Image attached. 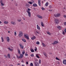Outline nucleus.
Returning a JSON list of instances; mask_svg holds the SVG:
<instances>
[{
  "instance_id": "obj_15",
  "label": "nucleus",
  "mask_w": 66,
  "mask_h": 66,
  "mask_svg": "<svg viewBox=\"0 0 66 66\" xmlns=\"http://www.w3.org/2000/svg\"><path fill=\"white\" fill-rule=\"evenodd\" d=\"M19 45L21 48L22 49H23V46L21 45V44H19Z\"/></svg>"
},
{
  "instance_id": "obj_42",
  "label": "nucleus",
  "mask_w": 66,
  "mask_h": 66,
  "mask_svg": "<svg viewBox=\"0 0 66 66\" xmlns=\"http://www.w3.org/2000/svg\"><path fill=\"white\" fill-rule=\"evenodd\" d=\"M62 34H63V35H65V32H64V31H63Z\"/></svg>"
},
{
  "instance_id": "obj_46",
  "label": "nucleus",
  "mask_w": 66,
  "mask_h": 66,
  "mask_svg": "<svg viewBox=\"0 0 66 66\" xmlns=\"http://www.w3.org/2000/svg\"><path fill=\"white\" fill-rule=\"evenodd\" d=\"M63 17L64 18H66V16L65 15H63Z\"/></svg>"
},
{
  "instance_id": "obj_13",
  "label": "nucleus",
  "mask_w": 66,
  "mask_h": 66,
  "mask_svg": "<svg viewBox=\"0 0 66 66\" xmlns=\"http://www.w3.org/2000/svg\"><path fill=\"white\" fill-rule=\"evenodd\" d=\"M63 63L65 65H66V60H64L63 61Z\"/></svg>"
},
{
  "instance_id": "obj_27",
  "label": "nucleus",
  "mask_w": 66,
  "mask_h": 66,
  "mask_svg": "<svg viewBox=\"0 0 66 66\" xmlns=\"http://www.w3.org/2000/svg\"><path fill=\"white\" fill-rule=\"evenodd\" d=\"M41 26L42 27H44V23L43 22H42L41 23Z\"/></svg>"
},
{
  "instance_id": "obj_57",
  "label": "nucleus",
  "mask_w": 66,
  "mask_h": 66,
  "mask_svg": "<svg viewBox=\"0 0 66 66\" xmlns=\"http://www.w3.org/2000/svg\"><path fill=\"white\" fill-rule=\"evenodd\" d=\"M52 10H49V11H52Z\"/></svg>"
},
{
  "instance_id": "obj_60",
  "label": "nucleus",
  "mask_w": 66,
  "mask_h": 66,
  "mask_svg": "<svg viewBox=\"0 0 66 66\" xmlns=\"http://www.w3.org/2000/svg\"><path fill=\"white\" fill-rule=\"evenodd\" d=\"M16 56H17V58H18V56L17 55H16Z\"/></svg>"
},
{
  "instance_id": "obj_61",
  "label": "nucleus",
  "mask_w": 66,
  "mask_h": 66,
  "mask_svg": "<svg viewBox=\"0 0 66 66\" xmlns=\"http://www.w3.org/2000/svg\"><path fill=\"white\" fill-rule=\"evenodd\" d=\"M23 19H24V20H25V18H23Z\"/></svg>"
},
{
  "instance_id": "obj_5",
  "label": "nucleus",
  "mask_w": 66,
  "mask_h": 66,
  "mask_svg": "<svg viewBox=\"0 0 66 66\" xmlns=\"http://www.w3.org/2000/svg\"><path fill=\"white\" fill-rule=\"evenodd\" d=\"M27 12L28 13V16H29V17H31V14L30 12L28 10H27Z\"/></svg>"
},
{
  "instance_id": "obj_1",
  "label": "nucleus",
  "mask_w": 66,
  "mask_h": 66,
  "mask_svg": "<svg viewBox=\"0 0 66 66\" xmlns=\"http://www.w3.org/2000/svg\"><path fill=\"white\" fill-rule=\"evenodd\" d=\"M19 37H21L23 35V34H22V32L21 31L19 32Z\"/></svg>"
},
{
  "instance_id": "obj_47",
  "label": "nucleus",
  "mask_w": 66,
  "mask_h": 66,
  "mask_svg": "<svg viewBox=\"0 0 66 66\" xmlns=\"http://www.w3.org/2000/svg\"><path fill=\"white\" fill-rule=\"evenodd\" d=\"M14 35H16V32H14Z\"/></svg>"
},
{
  "instance_id": "obj_49",
  "label": "nucleus",
  "mask_w": 66,
  "mask_h": 66,
  "mask_svg": "<svg viewBox=\"0 0 66 66\" xmlns=\"http://www.w3.org/2000/svg\"><path fill=\"white\" fill-rule=\"evenodd\" d=\"M26 64H27V65L28 64V62H26Z\"/></svg>"
},
{
  "instance_id": "obj_45",
  "label": "nucleus",
  "mask_w": 66,
  "mask_h": 66,
  "mask_svg": "<svg viewBox=\"0 0 66 66\" xmlns=\"http://www.w3.org/2000/svg\"><path fill=\"white\" fill-rule=\"evenodd\" d=\"M18 21H19V22H20L21 21V20H18Z\"/></svg>"
},
{
  "instance_id": "obj_37",
  "label": "nucleus",
  "mask_w": 66,
  "mask_h": 66,
  "mask_svg": "<svg viewBox=\"0 0 66 66\" xmlns=\"http://www.w3.org/2000/svg\"><path fill=\"white\" fill-rule=\"evenodd\" d=\"M36 48L35 49V50L36 52V50H37V48H36V47H35Z\"/></svg>"
},
{
  "instance_id": "obj_48",
  "label": "nucleus",
  "mask_w": 66,
  "mask_h": 66,
  "mask_svg": "<svg viewBox=\"0 0 66 66\" xmlns=\"http://www.w3.org/2000/svg\"><path fill=\"white\" fill-rule=\"evenodd\" d=\"M4 56L5 57H6V58L7 57V56H6V55H4Z\"/></svg>"
},
{
  "instance_id": "obj_28",
  "label": "nucleus",
  "mask_w": 66,
  "mask_h": 66,
  "mask_svg": "<svg viewBox=\"0 0 66 66\" xmlns=\"http://www.w3.org/2000/svg\"><path fill=\"white\" fill-rule=\"evenodd\" d=\"M11 24H15V23L13 22H11Z\"/></svg>"
},
{
  "instance_id": "obj_33",
  "label": "nucleus",
  "mask_w": 66,
  "mask_h": 66,
  "mask_svg": "<svg viewBox=\"0 0 66 66\" xmlns=\"http://www.w3.org/2000/svg\"><path fill=\"white\" fill-rule=\"evenodd\" d=\"M24 53H25V52H24V51H23L22 52V55H24Z\"/></svg>"
},
{
  "instance_id": "obj_51",
  "label": "nucleus",
  "mask_w": 66,
  "mask_h": 66,
  "mask_svg": "<svg viewBox=\"0 0 66 66\" xmlns=\"http://www.w3.org/2000/svg\"><path fill=\"white\" fill-rule=\"evenodd\" d=\"M21 62H22V63L24 62V61H23V60H22Z\"/></svg>"
},
{
  "instance_id": "obj_10",
  "label": "nucleus",
  "mask_w": 66,
  "mask_h": 66,
  "mask_svg": "<svg viewBox=\"0 0 66 66\" xmlns=\"http://www.w3.org/2000/svg\"><path fill=\"white\" fill-rule=\"evenodd\" d=\"M6 38L7 42H10V38H9V37H7Z\"/></svg>"
},
{
  "instance_id": "obj_19",
  "label": "nucleus",
  "mask_w": 66,
  "mask_h": 66,
  "mask_svg": "<svg viewBox=\"0 0 66 66\" xmlns=\"http://www.w3.org/2000/svg\"><path fill=\"white\" fill-rule=\"evenodd\" d=\"M8 49L10 50V51H12L13 50V49H10V48H8Z\"/></svg>"
},
{
  "instance_id": "obj_9",
  "label": "nucleus",
  "mask_w": 66,
  "mask_h": 66,
  "mask_svg": "<svg viewBox=\"0 0 66 66\" xmlns=\"http://www.w3.org/2000/svg\"><path fill=\"white\" fill-rule=\"evenodd\" d=\"M0 3L2 5H1L2 6L4 5V4L3 3V1H2V0H1Z\"/></svg>"
},
{
  "instance_id": "obj_8",
  "label": "nucleus",
  "mask_w": 66,
  "mask_h": 66,
  "mask_svg": "<svg viewBox=\"0 0 66 66\" xmlns=\"http://www.w3.org/2000/svg\"><path fill=\"white\" fill-rule=\"evenodd\" d=\"M23 55L22 54H21L20 55V56H19V58L20 59H21V58H22V57H23Z\"/></svg>"
},
{
  "instance_id": "obj_36",
  "label": "nucleus",
  "mask_w": 66,
  "mask_h": 66,
  "mask_svg": "<svg viewBox=\"0 0 66 66\" xmlns=\"http://www.w3.org/2000/svg\"><path fill=\"white\" fill-rule=\"evenodd\" d=\"M36 44L37 45H39V42H37Z\"/></svg>"
},
{
  "instance_id": "obj_26",
  "label": "nucleus",
  "mask_w": 66,
  "mask_h": 66,
  "mask_svg": "<svg viewBox=\"0 0 66 66\" xmlns=\"http://www.w3.org/2000/svg\"><path fill=\"white\" fill-rule=\"evenodd\" d=\"M48 2H47L46 3V6H47L48 5Z\"/></svg>"
},
{
  "instance_id": "obj_40",
  "label": "nucleus",
  "mask_w": 66,
  "mask_h": 66,
  "mask_svg": "<svg viewBox=\"0 0 66 66\" xmlns=\"http://www.w3.org/2000/svg\"><path fill=\"white\" fill-rule=\"evenodd\" d=\"M28 10H27L28 11H31V9H30L29 8H28Z\"/></svg>"
},
{
  "instance_id": "obj_17",
  "label": "nucleus",
  "mask_w": 66,
  "mask_h": 66,
  "mask_svg": "<svg viewBox=\"0 0 66 66\" xmlns=\"http://www.w3.org/2000/svg\"><path fill=\"white\" fill-rule=\"evenodd\" d=\"M37 29L38 30H40V27H39V26H38V24L37 25Z\"/></svg>"
},
{
  "instance_id": "obj_21",
  "label": "nucleus",
  "mask_w": 66,
  "mask_h": 66,
  "mask_svg": "<svg viewBox=\"0 0 66 66\" xmlns=\"http://www.w3.org/2000/svg\"><path fill=\"white\" fill-rule=\"evenodd\" d=\"M28 3L30 4H33V2H28Z\"/></svg>"
},
{
  "instance_id": "obj_32",
  "label": "nucleus",
  "mask_w": 66,
  "mask_h": 66,
  "mask_svg": "<svg viewBox=\"0 0 66 66\" xmlns=\"http://www.w3.org/2000/svg\"><path fill=\"white\" fill-rule=\"evenodd\" d=\"M36 56L37 57V58H39V56H38V55L36 54Z\"/></svg>"
},
{
  "instance_id": "obj_29",
  "label": "nucleus",
  "mask_w": 66,
  "mask_h": 66,
  "mask_svg": "<svg viewBox=\"0 0 66 66\" xmlns=\"http://www.w3.org/2000/svg\"><path fill=\"white\" fill-rule=\"evenodd\" d=\"M4 23H5V24H7L8 23V22L5 21L4 22Z\"/></svg>"
},
{
  "instance_id": "obj_35",
  "label": "nucleus",
  "mask_w": 66,
  "mask_h": 66,
  "mask_svg": "<svg viewBox=\"0 0 66 66\" xmlns=\"http://www.w3.org/2000/svg\"><path fill=\"white\" fill-rule=\"evenodd\" d=\"M30 66H33V63H30Z\"/></svg>"
},
{
  "instance_id": "obj_44",
  "label": "nucleus",
  "mask_w": 66,
  "mask_h": 66,
  "mask_svg": "<svg viewBox=\"0 0 66 66\" xmlns=\"http://www.w3.org/2000/svg\"><path fill=\"white\" fill-rule=\"evenodd\" d=\"M64 24L65 26H66V22H64Z\"/></svg>"
},
{
  "instance_id": "obj_3",
  "label": "nucleus",
  "mask_w": 66,
  "mask_h": 66,
  "mask_svg": "<svg viewBox=\"0 0 66 66\" xmlns=\"http://www.w3.org/2000/svg\"><path fill=\"white\" fill-rule=\"evenodd\" d=\"M24 36L25 38H26L27 39H29V35L28 34L24 35Z\"/></svg>"
},
{
  "instance_id": "obj_31",
  "label": "nucleus",
  "mask_w": 66,
  "mask_h": 66,
  "mask_svg": "<svg viewBox=\"0 0 66 66\" xmlns=\"http://www.w3.org/2000/svg\"><path fill=\"white\" fill-rule=\"evenodd\" d=\"M18 52L19 53V54H20V50H18Z\"/></svg>"
},
{
  "instance_id": "obj_50",
  "label": "nucleus",
  "mask_w": 66,
  "mask_h": 66,
  "mask_svg": "<svg viewBox=\"0 0 66 66\" xmlns=\"http://www.w3.org/2000/svg\"><path fill=\"white\" fill-rule=\"evenodd\" d=\"M51 7H52V6H51V5H50L49 6V8H51Z\"/></svg>"
},
{
  "instance_id": "obj_2",
  "label": "nucleus",
  "mask_w": 66,
  "mask_h": 66,
  "mask_svg": "<svg viewBox=\"0 0 66 66\" xmlns=\"http://www.w3.org/2000/svg\"><path fill=\"white\" fill-rule=\"evenodd\" d=\"M59 21V20L57 19H56L54 20V22L56 24H58Z\"/></svg>"
},
{
  "instance_id": "obj_30",
  "label": "nucleus",
  "mask_w": 66,
  "mask_h": 66,
  "mask_svg": "<svg viewBox=\"0 0 66 66\" xmlns=\"http://www.w3.org/2000/svg\"><path fill=\"white\" fill-rule=\"evenodd\" d=\"M57 28L59 29V30H60V29H61V27L60 26L59 27H57Z\"/></svg>"
},
{
  "instance_id": "obj_39",
  "label": "nucleus",
  "mask_w": 66,
  "mask_h": 66,
  "mask_svg": "<svg viewBox=\"0 0 66 66\" xmlns=\"http://www.w3.org/2000/svg\"><path fill=\"white\" fill-rule=\"evenodd\" d=\"M30 56L32 57H34V55L33 54H32L30 55Z\"/></svg>"
},
{
  "instance_id": "obj_53",
  "label": "nucleus",
  "mask_w": 66,
  "mask_h": 66,
  "mask_svg": "<svg viewBox=\"0 0 66 66\" xmlns=\"http://www.w3.org/2000/svg\"><path fill=\"white\" fill-rule=\"evenodd\" d=\"M5 29H6V28H7V27H5Z\"/></svg>"
},
{
  "instance_id": "obj_20",
  "label": "nucleus",
  "mask_w": 66,
  "mask_h": 66,
  "mask_svg": "<svg viewBox=\"0 0 66 66\" xmlns=\"http://www.w3.org/2000/svg\"><path fill=\"white\" fill-rule=\"evenodd\" d=\"M42 45L43 46V47H46V45L44 44L43 43H42Z\"/></svg>"
},
{
  "instance_id": "obj_18",
  "label": "nucleus",
  "mask_w": 66,
  "mask_h": 66,
  "mask_svg": "<svg viewBox=\"0 0 66 66\" xmlns=\"http://www.w3.org/2000/svg\"><path fill=\"white\" fill-rule=\"evenodd\" d=\"M7 57H8L9 59H10V58L11 57V56H10V55L9 54H8L7 55Z\"/></svg>"
},
{
  "instance_id": "obj_7",
  "label": "nucleus",
  "mask_w": 66,
  "mask_h": 66,
  "mask_svg": "<svg viewBox=\"0 0 66 66\" xmlns=\"http://www.w3.org/2000/svg\"><path fill=\"white\" fill-rule=\"evenodd\" d=\"M37 17H38V18H40L41 19H42V18L43 17L42 16H40L39 15H37Z\"/></svg>"
},
{
  "instance_id": "obj_54",
  "label": "nucleus",
  "mask_w": 66,
  "mask_h": 66,
  "mask_svg": "<svg viewBox=\"0 0 66 66\" xmlns=\"http://www.w3.org/2000/svg\"><path fill=\"white\" fill-rule=\"evenodd\" d=\"M36 32H37V33L38 34H39V32H37V31H36Z\"/></svg>"
},
{
  "instance_id": "obj_63",
  "label": "nucleus",
  "mask_w": 66,
  "mask_h": 66,
  "mask_svg": "<svg viewBox=\"0 0 66 66\" xmlns=\"http://www.w3.org/2000/svg\"><path fill=\"white\" fill-rule=\"evenodd\" d=\"M12 0V1H13V0Z\"/></svg>"
},
{
  "instance_id": "obj_59",
  "label": "nucleus",
  "mask_w": 66,
  "mask_h": 66,
  "mask_svg": "<svg viewBox=\"0 0 66 66\" xmlns=\"http://www.w3.org/2000/svg\"><path fill=\"white\" fill-rule=\"evenodd\" d=\"M22 66H24V65L23 64L22 65Z\"/></svg>"
},
{
  "instance_id": "obj_56",
  "label": "nucleus",
  "mask_w": 66,
  "mask_h": 66,
  "mask_svg": "<svg viewBox=\"0 0 66 66\" xmlns=\"http://www.w3.org/2000/svg\"><path fill=\"white\" fill-rule=\"evenodd\" d=\"M57 63H58V64H59L60 62H57Z\"/></svg>"
},
{
  "instance_id": "obj_24",
  "label": "nucleus",
  "mask_w": 66,
  "mask_h": 66,
  "mask_svg": "<svg viewBox=\"0 0 66 66\" xmlns=\"http://www.w3.org/2000/svg\"><path fill=\"white\" fill-rule=\"evenodd\" d=\"M22 41L24 42H25V43L26 42V40L25 39H22Z\"/></svg>"
},
{
  "instance_id": "obj_12",
  "label": "nucleus",
  "mask_w": 66,
  "mask_h": 66,
  "mask_svg": "<svg viewBox=\"0 0 66 66\" xmlns=\"http://www.w3.org/2000/svg\"><path fill=\"white\" fill-rule=\"evenodd\" d=\"M38 3L39 6L41 5V4H40V0H38Z\"/></svg>"
},
{
  "instance_id": "obj_62",
  "label": "nucleus",
  "mask_w": 66,
  "mask_h": 66,
  "mask_svg": "<svg viewBox=\"0 0 66 66\" xmlns=\"http://www.w3.org/2000/svg\"><path fill=\"white\" fill-rule=\"evenodd\" d=\"M8 32L9 33H10V31H8Z\"/></svg>"
},
{
  "instance_id": "obj_55",
  "label": "nucleus",
  "mask_w": 66,
  "mask_h": 66,
  "mask_svg": "<svg viewBox=\"0 0 66 66\" xmlns=\"http://www.w3.org/2000/svg\"><path fill=\"white\" fill-rule=\"evenodd\" d=\"M17 65H20V64L19 63H18L17 64Z\"/></svg>"
},
{
  "instance_id": "obj_25",
  "label": "nucleus",
  "mask_w": 66,
  "mask_h": 66,
  "mask_svg": "<svg viewBox=\"0 0 66 66\" xmlns=\"http://www.w3.org/2000/svg\"><path fill=\"white\" fill-rule=\"evenodd\" d=\"M1 39L2 42H4V39H3V38L2 37H1Z\"/></svg>"
},
{
  "instance_id": "obj_43",
  "label": "nucleus",
  "mask_w": 66,
  "mask_h": 66,
  "mask_svg": "<svg viewBox=\"0 0 66 66\" xmlns=\"http://www.w3.org/2000/svg\"><path fill=\"white\" fill-rule=\"evenodd\" d=\"M42 10L43 11H44V10H45V9H44V8L43 7H42Z\"/></svg>"
},
{
  "instance_id": "obj_64",
  "label": "nucleus",
  "mask_w": 66,
  "mask_h": 66,
  "mask_svg": "<svg viewBox=\"0 0 66 66\" xmlns=\"http://www.w3.org/2000/svg\"><path fill=\"white\" fill-rule=\"evenodd\" d=\"M37 61H38V60H37Z\"/></svg>"
},
{
  "instance_id": "obj_58",
  "label": "nucleus",
  "mask_w": 66,
  "mask_h": 66,
  "mask_svg": "<svg viewBox=\"0 0 66 66\" xmlns=\"http://www.w3.org/2000/svg\"><path fill=\"white\" fill-rule=\"evenodd\" d=\"M2 23V22L0 21V23Z\"/></svg>"
},
{
  "instance_id": "obj_6",
  "label": "nucleus",
  "mask_w": 66,
  "mask_h": 66,
  "mask_svg": "<svg viewBox=\"0 0 66 66\" xmlns=\"http://www.w3.org/2000/svg\"><path fill=\"white\" fill-rule=\"evenodd\" d=\"M54 16L55 17H59V16H61V14H58L56 15L54 14Z\"/></svg>"
},
{
  "instance_id": "obj_38",
  "label": "nucleus",
  "mask_w": 66,
  "mask_h": 66,
  "mask_svg": "<svg viewBox=\"0 0 66 66\" xmlns=\"http://www.w3.org/2000/svg\"><path fill=\"white\" fill-rule=\"evenodd\" d=\"M39 64H40V63H41V60H40V59L39 60Z\"/></svg>"
},
{
  "instance_id": "obj_41",
  "label": "nucleus",
  "mask_w": 66,
  "mask_h": 66,
  "mask_svg": "<svg viewBox=\"0 0 66 66\" xmlns=\"http://www.w3.org/2000/svg\"><path fill=\"white\" fill-rule=\"evenodd\" d=\"M25 56H28V55L27 54H25Z\"/></svg>"
},
{
  "instance_id": "obj_14",
  "label": "nucleus",
  "mask_w": 66,
  "mask_h": 66,
  "mask_svg": "<svg viewBox=\"0 0 66 66\" xmlns=\"http://www.w3.org/2000/svg\"><path fill=\"white\" fill-rule=\"evenodd\" d=\"M58 43V42L57 41H55L54 42V43H52V44H53V45H55V44H57Z\"/></svg>"
},
{
  "instance_id": "obj_22",
  "label": "nucleus",
  "mask_w": 66,
  "mask_h": 66,
  "mask_svg": "<svg viewBox=\"0 0 66 66\" xmlns=\"http://www.w3.org/2000/svg\"><path fill=\"white\" fill-rule=\"evenodd\" d=\"M31 52H34V50L32 49V48L31 49Z\"/></svg>"
},
{
  "instance_id": "obj_52",
  "label": "nucleus",
  "mask_w": 66,
  "mask_h": 66,
  "mask_svg": "<svg viewBox=\"0 0 66 66\" xmlns=\"http://www.w3.org/2000/svg\"><path fill=\"white\" fill-rule=\"evenodd\" d=\"M64 31H65V33H66V29H64Z\"/></svg>"
},
{
  "instance_id": "obj_34",
  "label": "nucleus",
  "mask_w": 66,
  "mask_h": 66,
  "mask_svg": "<svg viewBox=\"0 0 66 66\" xmlns=\"http://www.w3.org/2000/svg\"><path fill=\"white\" fill-rule=\"evenodd\" d=\"M56 60H59V61H60V59H59V58H57V57H56Z\"/></svg>"
},
{
  "instance_id": "obj_11",
  "label": "nucleus",
  "mask_w": 66,
  "mask_h": 66,
  "mask_svg": "<svg viewBox=\"0 0 66 66\" xmlns=\"http://www.w3.org/2000/svg\"><path fill=\"white\" fill-rule=\"evenodd\" d=\"M36 38V37H35V36H34L31 38V39L32 40H34V39H35Z\"/></svg>"
},
{
  "instance_id": "obj_4",
  "label": "nucleus",
  "mask_w": 66,
  "mask_h": 66,
  "mask_svg": "<svg viewBox=\"0 0 66 66\" xmlns=\"http://www.w3.org/2000/svg\"><path fill=\"white\" fill-rule=\"evenodd\" d=\"M35 66H39V64L38 62L36 61H35L34 63Z\"/></svg>"
},
{
  "instance_id": "obj_23",
  "label": "nucleus",
  "mask_w": 66,
  "mask_h": 66,
  "mask_svg": "<svg viewBox=\"0 0 66 66\" xmlns=\"http://www.w3.org/2000/svg\"><path fill=\"white\" fill-rule=\"evenodd\" d=\"M47 34H48L49 35H51V33H50V32H49V31H47Z\"/></svg>"
},
{
  "instance_id": "obj_16",
  "label": "nucleus",
  "mask_w": 66,
  "mask_h": 66,
  "mask_svg": "<svg viewBox=\"0 0 66 66\" xmlns=\"http://www.w3.org/2000/svg\"><path fill=\"white\" fill-rule=\"evenodd\" d=\"M33 6H34L35 7H36V6H37V4H34L33 5Z\"/></svg>"
}]
</instances>
